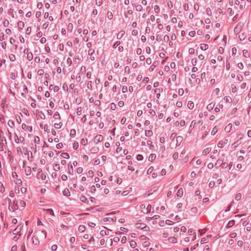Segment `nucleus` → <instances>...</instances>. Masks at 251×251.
I'll list each match as a JSON object with an SVG mask.
<instances>
[{"label":"nucleus","instance_id":"obj_1","mask_svg":"<svg viewBox=\"0 0 251 251\" xmlns=\"http://www.w3.org/2000/svg\"><path fill=\"white\" fill-rule=\"evenodd\" d=\"M9 209L10 211L13 212L18 209L17 202L15 201H12L11 200L8 199Z\"/></svg>","mask_w":251,"mask_h":251},{"label":"nucleus","instance_id":"obj_2","mask_svg":"<svg viewBox=\"0 0 251 251\" xmlns=\"http://www.w3.org/2000/svg\"><path fill=\"white\" fill-rule=\"evenodd\" d=\"M37 178L39 179H41L43 180H44L46 178V176L45 174L43 173L42 170L40 169H38V172L36 176Z\"/></svg>","mask_w":251,"mask_h":251},{"label":"nucleus","instance_id":"obj_3","mask_svg":"<svg viewBox=\"0 0 251 251\" xmlns=\"http://www.w3.org/2000/svg\"><path fill=\"white\" fill-rule=\"evenodd\" d=\"M23 228V226L19 225L13 231V234L14 235H19L21 236L20 232Z\"/></svg>","mask_w":251,"mask_h":251},{"label":"nucleus","instance_id":"obj_4","mask_svg":"<svg viewBox=\"0 0 251 251\" xmlns=\"http://www.w3.org/2000/svg\"><path fill=\"white\" fill-rule=\"evenodd\" d=\"M228 140L227 139H224L223 141H222L218 144V147L220 148H222L224 147L225 145L227 144Z\"/></svg>","mask_w":251,"mask_h":251},{"label":"nucleus","instance_id":"obj_5","mask_svg":"<svg viewBox=\"0 0 251 251\" xmlns=\"http://www.w3.org/2000/svg\"><path fill=\"white\" fill-rule=\"evenodd\" d=\"M22 128L25 131H29L30 132L32 131V127L26 126L25 124L23 123L22 125Z\"/></svg>","mask_w":251,"mask_h":251},{"label":"nucleus","instance_id":"obj_6","mask_svg":"<svg viewBox=\"0 0 251 251\" xmlns=\"http://www.w3.org/2000/svg\"><path fill=\"white\" fill-rule=\"evenodd\" d=\"M103 140V137L101 135H97L94 139V142L96 144H98V143L102 141Z\"/></svg>","mask_w":251,"mask_h":251},{"label":"nucleus","instance_id":"obj_7","mask_svg":"<svg viewBox=\"0 0 251 251\" xmlns=\"http://www.w3.org/2000/svg\"><path fill=\"white\" fill-rule=\"evenodd\" d=\"M147 226L145 224L137 223L136 224V228L139 229H144L146 228Z\"/></svg>","mask_w":251,"mask_h":251},{"label":"nucleus","instance_id":"obj_8","mask_svg":"<svg viewBox=\"0 0 251 251\" xmlns=\"http://www.w3.org/2000/svg\"><path fill=\"white\" fill-rule=\"evenodd\" d=\"M32 243L35 245H38L39 244V241L37 237L33 236L32 237Z\"/></svg>","mask_w":251,"mask_h":251},{"label":"nucleus","instance_id":"obj_9","mask_svg":"<svg viewBox=\"0 0 251 251\" xmlns=\"http://www.w3.org/2000/svg\"><path fill=\"white\" fill-rule=\"evenodd\" d=\"M125 33V31L124 30H121V31L119 32V33H118V34L117 35V38L118 39H121L123 36L124 35Z\"/></svg>","mask_w":251,"mask_h":251},{"label":"nucleus","instance_id":"obj_10","mask_svg":"<svg viewBox=\"0 0 251 251\" xmlns=\"http://www.w3.org/2000/svg\"><path fill=\"white\" fill-rule=\"evenodd\" d=\"M80 200L83 202L87 203V204L89 203V201L87 200V198L84 195L80 196Z\"/></svg>","mask_w":251,"mask_h":251},{"label":"nucleus","instance_id":"obj_11","mask_svg":"<svg viewBox=\"0 0 251 251\" xmlns=\"http://www.w3.org/2000/svg\"><path fill=\"white\" fill-rule=\"evenodd\" d=\"M25 172L27 176H29L31 174V171L29 167H26L25 169Z\"/></svg>","mask_w":251,"mask_h":251},{"label":"nucleus","instance_id":"obj_12","mask_svg":"<svg viewBox=\"0 0 251 251\" xmlns=\"http://www.w3.org/2000/svg\"><path fill=\"white\" fill-rule=\"evenodd\" d=\"M63 194L65 196L68 197L70 196V192L68 188H65L63 191Z\"/></svg>","mask_w":251,"mask_h":251},{"label":"nucleus","instance_id":"obj_13","mask_svg":"<svg viewBox=\"0 0 251 251\" xmlns=\"http://www.w3.org/2000/svg\"><path fill=\"white\" fill-rule=\"evenodd\" d=\"M99 151V148L97 147H93L90 150V151L92 153H97Z\"/></svg>","mask_w":251,"mask_h":251},{"label":"nucleus","instance_id":"obj_14","mask_svg":"<svg viewBox=\"0 0 251 251\" xmlns=\"http://www.w3.org/2000/svg\"><path fill=\"white\" fill-rule=\"evenodd\" d=\"M215 105V103H213V102H211L209 104H208L207 106V109L208 110H211L212 109H213V108H214V106Z\"/></svg>","mask_w":251,"mask_h":251},{"label":"nucleus","instance_id":"obj_15","mask_svg":"<svg viewBox=\"0 0 251 251\" xmlns=\"http://www.w3.org/2000/svg\"><path fill=\"white\" fill-rule=\"evenodd\" d=\"M235 224V221L233 220H230L228 222L226 227L229 228Z\"/></svg>","mask_w":251,"mask_h":251},{"label":"nucleus","instance_id":"obj_16","mask_svg":"<svg viewBox=\"0 0 251 251\" xmlns=\"http://www.w3.org/2000/svg\"><path fill=\"white\" fill-rule=\"evenodd\" d=\"M153 134L152 131L151 130H147L145 131V135L147 137H151Z\"/></svg>","mask_w":251,"mask_h":251},{"label":"nucleus","instance_id":"obj_17","mask_svg":"<svg viewBox=\"0 0 251 251\" xmlns=\"http://www.w3.org/2000/svg\"><path fill=\"white\" fill-rule=\"evenodd\" d=\"M156 158V155L154 153L151 154L149 157V160L151 162L153 161Z\"/></svg>","mask_w":251,"mask_h":251},{"label":"nucleus","instance_id":"obj_18","mask_svg":"<svg viewBox=\"0 0 251 251\" xmlns=\"http://www.w3.org/2000/svg\"><path fill=\"white\" fill-rule=\"evenodd\" d=\"M187 106L189 109H192L194 106L193 102L192 101H189L187 104Z\"/></svg>","mask_w":251,"mask_h":251},{"label":"nucleus","instance_id":"obj_19","mask_svg":"<svg viewBox=\"0 0 251 251\" xmlns=\"http://www.w3.org/2000/svg\"><path fill=\"white\" fill-rule=\"evenodd\" d=\"M168 241L171 243H175L176 242V239L175 237H170L168 238Z\"/></svg>","mask_w":251,"mask_h":251},{"label":"nucleus","instance_id":"obj_20","mask_svg":"<svg viewBox=\"0 0 251 251\" xmlns=\"http://www.w3.org/2000/svg\"><path fill=\"white\" fill-rule=\"evenodd\" d=\"M222 162H223V160H222L220 159H218V160L216 161V163H215V166L216 167H219L220 166H221V165H222Z\"/></svg>","mask_w":251,"mask_h":251},{"label":"nucleus","instance_id":"obj_21","mask_svg":"<svg viewBox=\"0 0 251 251\" xmlns=\"http://www.w3.org/2000/svg\"><path fill=\"white\" fill-rule=\"evenodd\" d=\"M208 48V46L207 44H202L201 45V49L202 50H206Z\"/></svg>","mask_w":251,"mask_h":251},{"label":"nucleus","instance_id":"obj_22","mask_svg":"<svg viewBox=\"0 0 251 251\" xmlns=\"http://www.w3.org/2000/svg\"><path fill=\"white\" fill-rule=\"evenodd\" d=\"M176 195L178 197H181L183 195V189L182 188H180L177 192Z\"/></svg>","mask_w":251,"mask_h":251},{"label":"nucleus","instance_id":"obj_23","mask_svg":"<svg viewBox=\"0 0 251 251\" xmlns=\"http://www.w3.org/2000/svg\"><path fill=\"white\" fill-rule=\"evenodd\" d=\"M8 125L11 127V128H14L15 126L14 122L11 120H10L8 122Z\"/></svg>","mask_w":251,"mask_h":251},{"label":"nucleus","instance_id":"obj_24","mask_svg":"<svg viewBox=\"0 0 251 251\" xmlns=\"http://www.w3.org/2000/svg\"><path fill=\"white\" fill-rule=\"evenodd\" d=\"M27 59L29 61H31L33 59V54L31 52H29V53H28L27 54Z\"/></svg>","mask_w":251,"mask_h":251},{"label":"nucleus","instance_id":"obj_25","mask_svg":"<svg viewBox=\"0 0 251 251\" xmlns=\"http://www.w3.org/2000/svg\"><path fill=\"white\" fill-rule=\"evenodd\" d=\"M18 26L19 29H23L24 27V23L22 21H20L18 23Z\"/></svg>","mask_w":251,"mask_h":251},{"label":"nucleus","instance_id":"obj_26","mask_svg":"<svg viewBox=\"0 0 251 251\" xmlns=\"http://www.w3.org/2000/svg\"><path fill=\"white\" fill-rule=\"evenodd\" d=\"M85 230V226L83 225H80L78 227V230L81 232H83Z\"/></svg>","mask_w":251,"mask_h":251},{"label":"nucleus","instance_id":"obj_27","mask_svg":"<svg viewBox=\"0 0 251 251\" xmlns=\"http://www.w3.org/2000/svg\"><path fill=\"white\" fill-rule=\"evenodd\" d=\"M136 242L133 240H132L130 242V246L131 248L134 249L136 246Z\"/></svg>","mask_w":251,"mask_h":251},{"label":"nucleus","instance_id":"obj_28","mask_svg":"<svg viewBox=\"0 0 251 251\" xmlns=\"http://www.w3.org/2000/svg\"><path fill=\"white\" fill-rule=\"evenodd\" d=\"M75 133H76L75 130V129H72L70 131V136L72 138L74 137L75 135Z\"/></svg>","mask_w":251,"mask_h":251},{"label":"nucleus","instance_id":"obj_29","mask_svg":"<svg viewBox=\"0 0 251 251\" xmlns=\"http://www.w3.org/2000/svg\"><path fill=\"white\" fill-rule=\"evenodd\" d=\"M9 59L11 61L14 62L16 60L15 56L13 54H11L9 55Z\"/></svg>","mask_w":251,"mask_h":251},{"label":"nucleus","instance_id":"obj_30","mask_svg":"<svg viewBox=\"0 0 251 251\" xmlns=\"http://www.w3.org/2000/svg\"><path fill=\"white\" fill-rule=\"evenodd\" d=\"M61 156L62 157H64V158H66V159H68L70 157L69 154L67 152L62 153L61 154Z\"/></svg>","mask_w":251,"mask_h":251},{"label":"nucleus","instance_id":"obj_31","mask_svg":"<svg viewBox=\"0 0 251 251\" xmlns=\"http://www.w3.org/2000/svg\"><path fill=\"white\" fill-rule=\"evenodd\" d=\"M100 234L101 236L107 235L109 234V232L104 230H102L100 231Z\"/></svg>","mask_w":251,"mask_h":251},{"label":"nucleus","instance_id":"obj_32","mask_svg":"<svg viewBox=\"0 0 251 251\" xmlns=\"http://www.w3.org/2000/svg\"><path fill=\"white\" fill-rule=\"evenodd\" d=\"M54 126L55 128L59 129L61 127L62 124L61 123H55Z\"/></svg>","mask_w":251,"mask_h":251},{"label":"nucleus","instance_id":"obj_33","mask_svg":"<svg viewBox=\"0 0 251 251\" xmlns=\"http://www.w3.org/2000/svg\"><path fill=\"white\" fill-rule=\"evenodd\" d=\"M14 10L10 8L8 10V14L12 16V18L14 17V14H13Z\"/></svg>","mask_w":251,"mask_h":251},{"label":"nucleus","instance_id":"obj_34","mask_svg":"<svg viewBox=\"0 0 251 251\" xmlns=\"http://www.w3.org/2000/svg\"><path fill=\"white\" fill-rule=\"evenodd\" d=\"M107 16L109 19L111 20L112 19L113 16L112 13L111 11H108L107 13Z\"/></svg>","mask_w":251,"mask_h":251},{"label":"nucleus","instance_id":"obj_35","mask_svg":"<svg viewBox=\"0 0 251 251\" xmlns=\"http://www.w3.org/2000/svg\"><path fill=\"white\" fill-rule=\"evenodd\" d=\"M241 197H242L241 194V193H238L235 196V200H236L237 201H239L240 200H241Z\"/></svg>","mask_w":251,"mask_h":251},{"label":"nucleus","instance_id":"obj_36","mask_svg":"<svg viewBox=\"0 0 251 251\" xmlns=\"http://www.w3.org/2000/svg\"><path fill=\"white\" fill-rule=\"evenodd\" d=\"M142 9L143 7L141 5L139 4L136 6V10L137 11H141L142 10Z\"/></svg>","mask_w":251,"mask_h":251},{"label":"nucleus","instance_id":"obj_37","mask_svg":"<svg viewBox=\"0 0 251 251\" xmlns=\"http://www.w3.org/2000/svg\"><path fill=\"white\" fill-rule=\"evenodd\" d=\"M53 118L54 119H60L61 117H60V116L59 113L58 112H56L53 115Z\"/></svg>","mask_w":251,"mask_h":251},{"label":"nucleus","instance_id":"obj_38","mask_svg":"<svg viewBox=\"0 0 251 251\" xmlns=\"http://www.w3.org/2000/svg\"><path fill=\"white\" fill-rule=\"evenodd\" d=\"M69 173L70 174H73V168L72 165H68Z\"/></svg>","mask_w":251,"mask_h":251},{"label":"nucleus","instance_id":"obj_39","mask_svg":"<svg viewBox=\"0 0 251 251\" xmlns=\"http://www.w3.org/2000/svg\"><path fill=\"white\" fill-rule=\"evenodd\" d=\"M82 112V108L81 107H79L77 108L76 110V114L77 115H80Z\"/></svg>","mask_w":251,"mask_h":251},{"label":"nucleus","instance_id":"obj_40","mask_svg":"<svg viewBox=\"0 0 251 251\" xmlns=\"http://www.w3.org/2000/svg\"><path fill=\"white\" fill-rule=\"evenodd\" d=\"M14 140H15V142L18 144L19 143V138L18 137V135L15 133V135H14Z\"/></svg>","mask_w":251,"mask_h":251},{"label":"nucleus","instance_id":"obj_41","mask_svg":"<svg viewBox=\"0 0 251 251\" xmlns=\"http://www.w3.org/2000/svg\"><path fill=\"white\" fill-rule=\"evenodd\" d=\"M47 213L52 215H54V212L52 209H48L46 210Z\"/></svg>","mask_w":251,"mask_h":251},{"label":"nucleus","instance_id":"obj_42","mask_svg":"<svg viewBox=\"0 0 251 251\" xmlns=\"http://www.w3.org/2000/svg\"><path fill=\"white\" fill-rule=\"evenodd\" d=\"M37 74L39 75H42L44 74V70L43 69H39L37 72Z\"/></svg>","mask_w":251,"mask_h":251},{"label":"nucleus","instance_id":"obj_43","mask_svg":"<svg viewBox=\"0 0 251 251\" xmlns=\"http://www.w3.org/2000/svg\"><path fill=\"white\" fill-rule=\"evenodd\" d=\"M63 145L62 143H59L57 144L56 146V147L57 149H61L63 148Z\"/></svg>","mask_w":251,"mask_h":251},{"label":"nucleus","instance_id":"obj_44","mask_svg":"<svg viewBox=\"0 0 251 251\" xmlns=\"http://www.w3.org/2000/svg\"><path fill=\"white\" fill-rule=\"evenodd\" d=\"M121 43L120 41H117L115 43V44L113 46V48L116 49L117 47H118L120 45Z\"/></svg>","mask_w":251,"mask_h":251},{"label":"nucleus","instance_id":"obj_45","mask_svg":"<svg viewBox=\"0 0 251 251\" xmlns=\"http://www.w3.org/2000/svg\"><path fill=\"white\" fill-rule=\"evenodd\" d=\"M136 158L139 161H141L143 159V156L142 155L138 154L136 156Z\"/></svg>","mask_w":251,"mask_h":251},{"label":"nucleus","instance_id":"obj_46","mask_svg":"<svg viewBox=\"0 0 251 251\" xmlns=\"http://www.w3.org/2000/svg\"><path fill=\"white\" fill-rule=\"evenodd\" d=\"M54 170L56 171H58V170H60V166H59V164H54Z\"/></svg>","mask_w":251,"mask_h":251},{"label":"nucleus","instance_id":"obj_47","mask_svg":"<svg viewBox=\"0 0 251 251\" xmlns=\"http://www.w3.org/2000/svg\"><path fill=\"white\" fill-rule=\"evenodd\" d=\"M227 166H228V164L227 163H226V162L223 163L222 162L221 167L223 169H226V168H227Z\"/></svg>","mask_w":251,"mask_h":251},{"label":"nucleus","instance_id":"obj_48","mask_svg":"<svg viewBox=\"0 0 251 251\" xmlns=\"http://www.w3.org/2000/svg\"><path fill=\"white\" fill-rule=\"evenodd\" d=\"M233 203V201H232L228 205V206L227 207V208L226 209L225 212H228L229 211L231 208V207L232 206V203Z\"/></svg>","mask_w":251,"mask_h":251},{"label":"nucleus","instance_id":"obj_49","mask_svg":"<svg viewBox=\"0 0 251 251\" xmlns=\"http://www.w3.org/2000/svg\"><path fill=\"white\" fill-rule=\"evenodd\" d=\"M154 11L156 13H159L160 11V8L159 6L157 5H155L154 7Z\"/></svg>","mask_w":251,"mask_h":251},{"label":"nucleus","instance_id":"obj_50","mask_svg":"<svg viewBox=\"0 0 251 251\" xmlns=\"http://www.w3.org/2000/svg\"><path fill=\"white\" fill-rule=\"evenodd\" d=\"M73 149L75 150H77L78 148V143H74L73 145Z\"/></svg>","mask_w":251,"mask_h":251},{"label":"nucleus","instance_id":"obj_51","mask_svg":"<svg viewBox=\"0 0 251 251\" xmlns=\"http://www.w3.org/2000/svg\"><path fill=\"white\" fill-rule=\"evenodd\" d=\"M116 105L114 103H111L110 104V108L112 110H114L116 109Z\"/></svg>","mask_w":251,"mask_h":251},{"label":"nucleus","instance_id":"obj_52","mask_svg":"<svg viewBox=\"0 0 251 251\" xmlns=\"http://www.w3.org/2000/svg\"><path fill=\"white\" fill-rule=\"evenodd\" d=\"M236 236H237V234L235 232L231 233L229 235V237L231 238H234L236 237Z\"/></svg>","mask_w":251,"mask_h":251},{"label":"nucleus","instance_id":"obj_53","mask_svg":"<svg viewBox=\"0 0 251 251\" xmlns=\"http://www.w3.org/2000/svg\"><path fill=\"white\" fill-rule=\"evenodd\" d=\"M153 167H150L148 170H147V174H151L152 173V172L153 171Z\"/></svg>","mask_w":251,"mask_h":251},{"label":"nucleus","instance_id":"obj_54","mask_svg":"<svg viewBox=\"0 0 251 251\" xmlns=\"http://www.w3.org/2000/svg\"><path fill=\"white\" fill-rule=\"evenodd\" d=\"M16 121L18 122V123L19 124H21V123L22 122V120H21L20 117L18 115H17L16 116Z\"/></svg>","mask_w":251,"mask_h":251},{"label":"nucleus","instance_id":"obj_55","mask_svg":"<svg viewBox=\"0 0 251 251\" xmlns=\"http://www.w3.org/2000/svg\"><path fill=\"white\" fill-rule=\"evenodd\" d=\"M9 21L7 20H5L3 22V25L4 26L6 27L8 25Z\"/></svg>","mask_w":251,"mask_h":251},{"label":"nucleus","instance_id":"obj_56","mask_svg":"<svg viewBox=\"0 0 251 251\" xmlns=\"http://www.w3.org/2000/svg\"><path fill=\"white\" fill-rule=\"evenodd\" d=\"M31 28L30 27H28L26 30H25V33L27 34H29L31 32Z\"/></svg>","mask_w":251,"mask_h":251},{"label":"nucleus","instance_id":"obj_57","mask_svg":"<svg viewBox=\"0 0 251 251\" xmlns=\"http://www.w3.org/2000/svg\"><path fill=\"white\" fill-rule=\"evenodd\" d=\"M26 203L24 201H21L20 202V205L21 207H25Z\"/></svg>","mask_w":251,"mask_h":251},{"label":"nucleus","instance_id":"obj_58","mask_svg":"<svg viewBox=\"0 0 251 251\" xmlns=\"http://www.w3.org/2000/svg\"><path fill=\"white\" fill-rule=\"evenodd\" d=\"M102 3V0H96V3L99 6L101 5Z\"/></svg>","mask_w":251,"mask_h":251},{"label":"nucleus","instance_id":"obj_59","mask_svg":"<svg viewBox=\"0 0 251 251\" xmlns=\"http://www.w3.org/2000/svg\"><path fill=\"white\" fill-rule=\"evenodd\" d=\"M178 94L180 96H182L184 93V90L182 88H180L178 89Z\"/></svg>","mask_w":251,"mask_h":251},{"label":"nucleus","instance_id":"obj_60","mask_svg":"<svg viewBox=\"0 0 251 251\" xmlns=\"http://www.w3.org/2000/svg\"><path fill=\"white\" fill-rule=\"evenodd\" d=\"M61 179L63 181H66V180H67L68 177H67V176L66 175H63L61 176Z\"/></svg>","mask_w":251,"mask_h":251},{"label":"nucleus","instance_id":"obj_61","mask_svg":"<svg viewBox=\"0 0 251 251\" xmlns=\"http://www.w3.org/2000/svg\"><path fill=\"white\" fill-rule=\"evenodd\" d=\"M195 31H191L189 33V35L191 37H194L195 35Z\"/></svg>","mask_w":251,"mask_h":251},{"label":"nucleus","instance_id":"obj_62","mask_svg":"<svg viewBox=\"0 0 251 251\" xmlns=\"http://www.w3.org/2000/svg\"><path fill=\"white\" fill-rule=\"evenodd\" d=\"M237 66L240 69H243L244 68V65L242 62L238 63Z\"/></svg>","mask_w":251,"mask_h":251},{"label":"nucleus","instance_id":"obj_63","mask_svg":"<svg viewBox=\"0 0 251 251\" xmlns=\"http://www.w3.org/2000/svg\"><path fill=\"white\" fill-rule=\"evenodd\" d=\"M195 53V50L193 48H190L189 50V53L190 54H193Z\"/></svg>","mask_w":251,"mask_h":251},{"label":"nucleus","instance_id":"obj_64","mask_svg":"<svg viewBox=\"0 0 251 251\" xmlns=\"http://www.w3.org/2000/svg\"><path fill=\"white\" fill-rule=\"evenodd\" d=\"M95 52V50H94L91 49H90L89 50H88V54L89 55H92Z\"/></svg>","mask_w":251,"mask_h":251}]
</instances>
